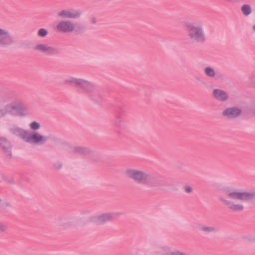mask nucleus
Masks as SVG:
<instances>
[{
    "label": "nucleus",
    "mask_w": 255,
    "mask_h": 255,
    "mask_svg": "<svg viewBox=\"0 0 255 255\" xmlns=\"http://www.w3.org/2000/svg\"><path fill=\"white\" fill-rule=\"evenodd\" d=\"M126 175L135 182L144 185H150L158 190L165 191L166 182L157 176L143 170L128 168L125 171Z\"/></svg>",
    "instance_id": "f257e3e1"
},
{
    "label": "nucleus",
    "mask_w": 255,
    "mask_h": 255,
    "mask_svg": "<svg viewBox=\"0 0 255 255\" xmlns=\"http://www.w3.org/2000/svg\"><path fill=\"white\" fill-rule=\"evenodd\" d=\"M185 28L190 42L203 44L207 40V37L204 31L202 22L195 20L191 23H186Z\"/></svg>",
    "instance_id": "f03ea898"
},
{
    "label": "nucleus",
    "mask_w": 255,
    "mask_h": 255,
    "mask_svg": "<svg viewBox=\"0 0 255 255\" xmlns=\"http://www.w3.org/2000/svg\"><path fill=\"white\" fill-rule=\"evenodd\" d=\"M224 193L227 197L233 200L249 201L255 199V189L244 191L225 190Z\"/></svg>",
    "instance_id": "7ed1b4c3"
},
{
    "label": "nucleus",
    "mask_w": 255,
    "mask_h": 255,
    "mask_svg": "<svg viewBox=\"0 0 255 255\" xmlns=\"http://www.w3.org/2000/svg\"><path fill=\"white\" fill-rule=\"evenodd\" d=\"M5 116L9 114L13 116H24L27 114V108L20 102H12L6 104L4 107Z\"/></svg>",
    "instance_id": "20e7f679"
},
{
    "label": "nucleus",
    "mask_w": 255,
    "mask_h": 255,
    "mask_svg": "<svg viewBox=\"0 0 255 255\" xmlns=\"http://www.w3.org/2000/svg\"><path fill=\"white\" fill-rule=\"evenodd\" d=\"M14 43V38L10 32L6 29L0 28V48H9Z\"/></svg>",
    "instance_id": "39448f33"
},
{
    "label": "nucleus",
    "mask_w": 255,
    "mask_h": 255,
    "mask_svg": "<svg viewBox=\"0 0 255 255\" xmlns=\"http://www.w3.org/2000/svg\"><path fill=\"white\" fill-rule=\"evenodd\" d=\"M33 49L48 56H56L62 52V48L50 46L45 44H37L34 46Z\"/></svg>",
    "instance_id": "423d86ee"
},
{
    "label": "nucleus",
    "mask_w": 255,
    "mask_h": 255,
    "mask_svg": "<svg viewBox=\"0 0 255 255\" xmlns=\"http://www.w3.org/2000/svg\"><path fill=\"white\" fill-rule=\"evenodd\" d=\"M27 135L25 141L31 144H44L48 139V137L43 136L39 132L34 131H28Z\"/></svg>",
    "instance_id": "0eeeda50"
},
{
    "label": "nucleus",
    "mask_w": 255,
    "mask_h": 255,
    "mask_svg": "<svg viewBox=\"0 0 255 255\" xmlns=\"http://www.w3.org/2000/svg\"><path fill=\"white\" fill-rule=\"evenodd\" d=\"M242 114V109L237 106L229 107L224 109L222 115L229 120H234L239 117Z\"/></svg>",
    "instance_id": "6e6552de"
},
{
    "label": "nucleus",
    "mask_w": 255,
    "mask_h": 255,
    "mask_svg": "<svg viewBox=\"0 0 255 255\" xmlns=\"http://www.w3.org/2000/svg\"><path fill=\"white\" fill-rule=\"evenodd\" d=\"M219 200L230 210L233 212H241L245 209L244 206L241 203L227 200L222 197L219 198Z\"/></svg>",
    "instance_id": "1a4fd4ad"
},
{
    "label": "nucleus",
    "mask_w": 255,
    "mask_h": 255,
    "mask_svg": "<svg viewBox=\"0 0 255 255\" xmlns=\"http://www.w3.org/2000/svg\"><path fill=\"white\" fill-rule=\"evenodd\" d=\"M85 30V27L82 24L69 20H65V32L74 31L76 33H79L83 32Z\"/></svg>",
    "instance_id": "9d476101"
},
{
    "label": "nucleus",
    "mask_w": 255,
    "mask_h": 255,
    "mask_svg": "<svg viewBox=\"0 0 255 255\" xmlns=\"http://www.w3.org/2000/svg\"><path fill=\"white\" fill-rule=\"evenodd\" d=\"M0 149L8 159H11L12 145L10 141L5 137L0 136Z\"/></svg>",
    "instance_id": "9b49d317"
},
{
    "label": "nucleus",
    "mask_w": 255,
    "mask_h": 255,
    "mask_svg": "<svg viewBox=\"0 0 255 255\" xmlns=\"http://www.w3.org/2000/svg\"><path fill=\"white\" fill-rule=\"evenodd\" d=\"M114 216L115 213H105L92 217L91 220L95 224L103 225L108 222L112 221Z\"/></svg>",
    "instance_id": "f8f14e48"
},
{
    "label": "nucleus",
    "mask_w": 255,
    "mask_h": 255,
    "mask_svg": "<svg viewBox=\"0 0 255 255\" xmlns=\"http://www.w3.org/2000/svg\"><path fill=\"white\" fill-rule=\"evenodd\" d=\"M82 14L81 10L74 8L65 9V18L77 19L80 18Z\"/></svg>",
    "instance_id": "ddd939ff"
},
{
    "label": "nucleus",
    "mask_w": 255,
    "mask_h": 255,
    "mask_svg": "<svg viewBox=\"0 0 255 255\" xmlns=\"http://www.w3.org/2000/svg\"><path fill=\"white\" fill-rule=\"evenodd\" d=\"M78 87L88 93L92 92L95 89V86L93 83L83 79H80Z\"/></svg>",
    "instance_id": "4468645a"
},
{
    "label": "nucleus",
    "mask_w": 255,
    "mask_h": 255,
    "mask_svg": "<svg viewBox=\"0 0 255 255\" xmlns=\"http://www.w3.org/2000/svg\"><path fill=\"white\" fill-rule=\"evenodd\" d=\"M213 96L217 101L221 102H225L229 99L228 93L220 89H215L213 91Z\"/></svg>",
    "instance_id": "2eb2a0df"
},
{
    "label": "nucleus",
    "mask_w": 255,
    "mask_h": 255,
    "mask_svg": "<svg viewBox=\"0 0 255 255\" xmlns=\"http://www.w3.org/2000/svg\"><path fill=\"white\" fill-rule=\"evenodd\" d=\"M71 150L76 153L84 156L93 154V151L90 148L86 146L77 145L72 147Z\"/></svg>",
    "instance_id": "dca6fc26"
},
{
    "label": "nucleus",
    "mask_w": 255,
    "mask_h": 255,
    "mask_svg": "<svg viewBox=\"0 0 255 255\" xmlns=\"http://www.w3.org/2000/svg\"><path fill=\"white\" fill-rule=\"evenodd\" d=\"M9 131L16 136L20 137L25 141L28 133V130H24L20 128L13 126L9 128Z\"/></svg>",
    "instance_id": "f3484780"
},
{
    "label": "nucleus",
    "mask_w": 255,
    "mask_h": 255,
    "mask_svg": "<svg viewBox=\"0 0 255 255\" xmlns=\"http://www.w3.org/2000/svg\"><path fill=\"white\" fill-rule=\"evenodd\" d=\"M161 253L163 255H188L179 251H172L170 248L163 247L161 248Z\"/></svg>",
    "instance_id": "a211bd4d"
},
{
    "label": "nucleus",
    "mask_w": 255,
    "mask_h": 255,
    "mask_svg": "<svg viewBox=\"0 0 255 255\" xmlns=\"http://www.w3.org/2000/svg\"><path fill=\"white\" fill-rule=\"evenodd\" d=\"M153 252L148 249H138L131 255H153Z\"/></svg>",
    "instance_id": "6ab92c4d"
},
{
    "label": "nucleus",
    "mask_w": 255,
    "mask_h": 255,
    "mask_svg": "<svg viewBox=\"0 0 255 255\" xmlns=\"http://www.w3.org/2000/svg\"><path fill=\"white\" fill-rule=\"evenodd\" d=\"M204 72L206 76L211 78H214L216 77V73L214 68L208 66L204 69Z\"/></svg>",
    "instance_id": "aec40b11"
},
{
    "label": "nucleus",
    "mask_w": 255,
    "mask_h": 255,
    "mask_svg": "<svg viewBox=\"0 0 255 255\" xmlns=\"http://www.w3.org/2000/svg\"><path fill=\"white\" fill-rule=\"evenodd\" d=\"M80 79L75 78L72 77H68L65 80V84L70 86H78Z\"/></svg>",
    "instance_id": "412c9836"
},
{
    "label": "nucleus",
    "mask_w": 255,
    "mask_h": 255,
    "mask_svg": "<svg viewBox=\"0 0 255 255\" xmlns=\"http://www.w3.org/2000/svg\"><path fill=\"white\" fill-rule=\"evenodd\" d=\"M241 10L243 14L246 16L249 15L252 12L251 6L249 4H243Z\"/></svg>",
    "instance_id": "4be33fe9"
},
{
    "label": "nucleus",
    "mask_w": 255,
    "mask_h": 255,
    "mask_svg": "<svg viewBox=\"0 0 255 255\" xmlns=\"http://www.w3.org/2000/svg\"><path fill=\"white\" fill-rule=\"evenodd\" d=\"M199 230L205 233H211V232H217L218 231V229L212 226H202L199 228Z\"/></svg>",
    "instance_id": "5701e85b"
},
{
    "label": "nucleus",
    "mask_w": 255,
    "mask_h": 255,
    "mask_svg": "<svg viewBox=\"0 0 255 255\" xmlns=\"http://www.w3.org/2000/svg\"><path fill=\"white\" fill-rule=\"evenodd\" d=\"M11 204L7 201L3 200L0 197V208L3 210H6L8 208H11Z\"/></svg>",
    "instance_id": "b1692460"
},
{
    "label": "nucleus",
    "mask_w": 255,
    "mask_h": 255,
    "mask_svg": "<svg viewBox=\"0 0 255 255\" xmlns=\"http://www.w3.org/2000/svg\"><path fill=\"white\" fill-rule=\"evenodd\" d=\"M8 230L7 225L3 222H0V234H3L7 232Z\"/></svg>",
    "instance_id": "393cba45"
},
{
    "label": "nucleus",
    "mask_w": 255,
    "mask_h": 255,
    "mask_svg": "<svg viewBox=\"0 0 255 255\" xmlns=\"http://www.w3.org/2000/svg\"><path fill=\"white\" fill-rule=\"evenodd\" d=\"M55 31L56 32H64V20L61 21L56 26L55 28Z\"/></svg>",
    "instance_id": "a878e982"
},
{
    "label": "nucleus",
    "mask_w": 255,
    "mask_h": 255,
    "mask_svg": "<svg viewBox=\"0 0 255 255\" xmlns=\"http://www.w3.org/2000/svg\"><path fill=\"white\" fill-rule=\"evenodd\" d=\"M48 34V31L45 28H40L38 32L37 35L41 37H44Z\"/></svg>",
    "instance_id": "bb28decb"
},
{
    "label": "nucleus",
    "mask_w": 255,
    "mask_h": 255,
    "mask_svg": "<svg viewBox=\"0 0 255 255\" xmlns=\"http://www.w3.org/2000/svg\"><path fill=\"white\" fill-rule=\"evenodd\" d=\"M30 127L32 129L36 130L40 128V125L39 123L34 121L30 123Z\"/></svg>",
    "instance_id": "cd10ccee"
},
{
    "label": "nucleus",
    "mask_w": 255,
    "mask_h": 255,
    "mask_svg": "<svg viewBox=\"0 0 255 255\" xmlns=\"http://www.w3.org/2000/svg\"><path fill=\"white\" fill-rule=\"evenodd\" d=\"M53 167L55 170H59L62 168L63 166V163L62 161H56L53 163Z\"/></svg>",
    "instance_id": "c85d7f7f"
},
{
    "label": "nucleus",
    "mask_w": 255,
    "mask_h": 255,
    "mask_svg": "<svg viewBox=\"0 0 255 255\" xmlns=\"http://www.w3.org/2000/svg\"><path fill=\"white\" fill-rule=\"evenodd\" d=\"M3 179L6 182L10 184H15L14 180L13 178H11L10 179H7L6 177H3Z\"/></svg>",
    "instance_id": "c756f323"
},
{
    "label": "nucleus",
    "mask_w": 255,
    "mask_h": 255,
    "mask_svg": "<svg viewBox=\"0 0 255 255\" xmlns=\"http://www.w3.org/2000/svg\"><path fill=\"white\" fill-rule=\"evenodd\" d=\"M184 191L185 192L187 193H190L191 192H192V190H193V188L191 186H185L184 188Z\"/></svg>",
    "instance_id": "7c9ffc66"
},
{
    "label": "nucleus",
    "mask_w": 255,
    "mask_h": 255,
    "mask_svg": "<svg viewBox=\"0 0 255 255\" xmlns=\"http://www.w3.org/2000/svg\"><path fill=\"white\" fill-rule=\"evenodd\" d=\"M5 116V111L4 108H0V119L2 118Z\"/></svg>",
    "instance_id": "2f4dec72"
},
{
    "label": "nucleus",
    "mask_w": 255,
    "mask_h": 255,
    "mask_svg": "<svg viewBox=\"0 0 255 255\" xmlns=\"http://www.w3.org/2000/svg\"><path fill=\"white\" fill-rule=\"evenodd\" d=\"M90 21L91 24H95L97 22V20L95 17H92L90 19Z\"/></svg>",
    "instance_id": "473e14b6"
},
{
    "label": "nucleus",
    "mask_w": 255,
    "mask_h": 255,
    "mask_svg": "<svg viewBox=\"0 0 255 255\" xmlns=\"http://www.w3.org/2000/svg\"><path fill=\"white\" fill-rule=\"evenodd\" d=\"M122 120L120 117H116L114 121V123H115L116 124L120 123L122 122Z\"/></svg>",
    "instance_id": "72a5a7b5"
},
{
    "label": "nucleus",
    "mask_w": 255,
    "mask_h": 255,
    "mask_svg": "<svg viewBox=\"0 0 255 255\" xmlns=\"http://www.w3.org/2000/svg\"><path fill=\"white\" fill-rule=\"evenodd\" d=\"M244 238L246 241H252L251 237H250V236L244 237Z\"/></svg>",
    "instance_id": "f704fd0d"
},
{
    "label": "nucleus",
    "mask_w": 255,
    "mask_h": 255,
    "mask_svg": "<svg viewBox=\"0 0 255 255\" xmlns=\"http://www.w3.org/2000/svg\"><path fill=\"white\" fill-rule=\"evenodd\" d=\"M58 15L61 17H64V10L61 11L58 14Z\"/></svg>",
    "instance_id": "c9c22d12"
},
{
    "label": "nucleus",
    "mask_w": 255,
    "mask_h": 255,
    "mask_svg": "<svg viewBox=\"0 0 255 255\" xmlns=\"http://www.w3.org/2000/svg\"><path fill=\"white\" fill-rule=\"evenodd\" d=\"M218 77H219V78H221V79H223L224 76H223V75H222V74H220V75H218Z\"/></svg>",
    "instance_id": "e433bc0d"
},
{
    "label": "nucleus",
    "mask_w": 255,
    "mask_h": 255,
    "mask_svg": "<svg viewBox=\"0 0 255 255\" xmlns=\"http://www.w3.org/2000/svg\"><path fill=\"white\" fill-rule=\"evenodd\" d=\"M253 29L255 32V24L253 26Z\"/></svg>",
    "instance_id": "4c0bfd02"
}]
</instances>
